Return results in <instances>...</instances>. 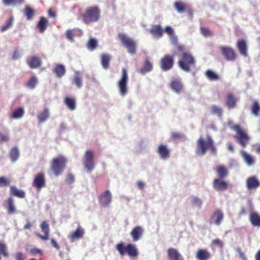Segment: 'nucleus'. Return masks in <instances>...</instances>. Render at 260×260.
I'll return each instance as SVG.
<instances>
[{"instance_id":"nucleus-59","label":"nucleus","mask_w":260,"mask_h":260,"mask_svg":"<svg viewBox=\"0 0 260 260\" xmlns=\"http://www.w3.org/2000/svg\"><path fill=\"white\" fill-rule=\"evenodd\" d=\"M66 181L69 184L72 183L74 181V177L71 174H68Z\"/></svg>"},{"instance_id":"nucleus-53","label":"nucleus","mask_w":260,"mask_h":260,"mask_svg":"<svg viewBox=\"0 0 260 260\" xmlns=\"http://www.w3.org/2000/svg\"><path fill=\"white\" fill-rule=\"evenodd\" d=\"M211 245L214 246L218 247L221 249H222L223 247V243L222 241L219 239H216L213 240L212 241Z\"/></svg>"},{"instance_id":"nucleus-8","label":"nucleus","mask_w":260,"mask_h":260,"mask_svg":"<svg viewBox=\"0 0 260 260\" xmlns=\"http://www.w3.org/2000/svg\"><path fill=\"white\" fill-rule=\"evenodd\" d=\"M118 38L122 44L127 48L128 53L132 55L136 54V43L132 39L123 34H119Z\"/></svg>"},{"instance_id":"nucleus-11","label":"nucleus","mask_w":260,"mask_h":260,"mask_svg":"<svg viewBox=\"0 0 260 260\" xmlns=\"http://www.w3.org/2000/svg\"><path fill=\"white\" fill-rule=\"evenodd\" d=\"M83 164L86 170L90 172L94 167L93 151L92 150H88L85 152L84 157Z\"/></svg>"},{"instance_id":"nucleus-2","label":"nucleus","mask_w":260,"mask_h":260,"mask_svg":"<svg viewBox=\"0 0 260 260\" xmlns=\"http://www.w3.org/2000/svg\"><path fill=\"white\" fill-rule=\"evenodd\" d=\"M208 149L210 150L213 154L216 153V147L211 137L207 136L206 141L200 137L197 142L196 153L199 155H203L205 154Z\"/></svg>"},{"instance_id":"nucleus-9","label":"nucleus","mask_w":260,"mask_h":260,"mask_svg":"<svg viewBox=\"0 0 260 260\" xmlns=\"http://www.w3.org/2000/svg\"><path fill=\"white\" fill-rule=\"evenodd\" d=\"M219 49L221 54L225 60L234 62L237 59L238 55L235 50L232 47L221 46L219 47Z\"/></svg>"},{"instance_id":"nucleus-1","label":"nucleus","mask_w":260,"mask_h":260,"mask_svg":"<svg viewBox=\"0 0 260 260\" xmlns=\"http://www.w3.org/2000/svg\"><path fill=\"white\" fill-rule=\"evenodd\" d=\"M177 50L181 53V58L178 62L179 67L186 72H189L196 64L194 57L190 51L186 50L184 45H177Z\"/></svg>"},{"instance_id":"nucleus-47","label":"nucleus","mask_w":260,"mask_h":260,"mask_svg":"<svg viewBox=\"0 0 260 260\" xmlns=\"http://www.w3.org/2000/svg\"><path fill=\"white\" fill-rule=\"evenodd\" d=\"M211 113L213 115H216L219 117L222 115V109L216 105H212L211 107Z\"/></svg>"},{"instance_id":"nucleus-38","label":"nucleus","mask_w":260,"mask_h":260,"mask_svg":"<svg viewBox=\"0 0 260 260\" xmlns=\"http://www.w3.org/2000/svg\"><path fill=\"white\" fill-rule=\"evenodd\" d=\"M242 156L247 165L249 166L253 165L254 163L253 157L245 151L241 152Z\"/></svg>"},{"instance_id":"nucleus-39","label":"nucleus","mask_w":260,"mask_h":260,"mask_svg":"<svg viewBox=\"0 0 260 260\" xmlns=\"http://www.w3.org/2000/svg\"><path fill=\"white\" fill-rule=\"evenodd\" d=\"M9 155L11 161L15 162L19 156V152L18 148L16 147L12 148L10 152Z\"/></svg>"},{"instance_id":"nucleus-12","label":"nucleus","mask_w":260,"mask_h":260,"mask_svg":"<svg viewBox=\"0 0 260 260\" xmlns=\"http://www.w3.org/2000/svg\"><path fill=\"white\" fill-rule=\"evenodd\" d=\"M224 214L221 210L219 209H216L211 217L210 223H213L217 225H219L221 223Z\"/></svg>"},{"instance_id":"nucleus-14","label":"nucleus","mask_w":260,"mask_h":260,"mask_svg":"<svg viewBox=\"0 0 260 260\" xmlns=\"http://www.w3.org/2000/svg\"><path fill=\"white\" fill-rule=\"evenodd\" d=\"M112 195L109 190H106L99 197L100 203L104 207H108L112 201Z\"/></svg>"},{"instance_id":"nucleus-51","label":"nucleus","mask_w":260,"mask_h":260,"mask_svg":"<svg viewBox=\"0 0 260 260\" xmlns=\"http://www.w3.org/2000/svg\"><path fill=\"white\" fill-rule=\"evenodd\" d=\"M201 34L205 37L213 36V32L208 28L201 27L200 28Z\"/></svg>"},{"instance_id":"nucleus-15","label":"nucleus","mask_w":260,"mask_h":260,"mask_svg":"<svg viewBox=\"0 0 260 260\" xmlns=\"http://www.w3.org/2000/svg\"><path fill=\"white\" fill-rule=\"evenodd\" d=\"M236 47L240 55L245 57L248 56V46L245 40H239L237 42Z\"/></svg>"},{"instance_id":"nucleus-22","label":"nucleus","mask_w":260,"mask_h":260,"mask_svg":"<svg viewBox=\"0 0 260 260\" xmlns=\"http://www.w3.org/2000/svg\"><path fill=\"white\" fill-rule=\"evenodd\" d=\"M27 62L30 69L40 68L42 64L41 59L37 56H32L29 59H27Z\"/></svg>"},{"instance_id":"nucleus-29","label":"nucleus","mask_w":260,"mask_h":260,"mask_svg":"<svg viewBox=\"0 0 260 260\" xmlns=\"http://www.w3.org/2000/svg\"><path fill=\"white\" fill-rule=\"evenodd\" d=\"M84 234V231L83 229L80 226H79L74 232L71 233L69 238L72 241L80 239L83 238Z\"/></svg>"},{"instance_id":"nucleus-46","label":"nucleus","mask_w":260,"mask_h":260,"mask_svg":"<svg viewBox=\"0 0 260 260\" xmlns=\"http://www.w3.org/2000/svg\"><path fill=\"white\" fill-rule=\"evenodd\" d=\"M206 76L210 80H217L219 79V76L213 71L208 70L206 72Z\"/></svg>"},{"instance_id":"nucleus-34","label":"nucleus","mask_w":260,"mask_h":260,"mask_svg":"<svg viewBox=\"0 0 260 260\" xmlns=\"http://www.w3.org/2000/svg\"><path fill=\"white\" fill-rule=\"evenodd\" d=\"M111 58V56L108 54H102L101 55V64L105 70L109 69Z\"/></svg>"},{"instance_id":"nucleus-54","label":"nucleus","mask_w":260,"mask_h":260,"mask_svg":"<svg viewBox=\"0 0 260 260\" xmlns=\"http://www.w3.org/2000/svg\"><path fill=\"white\" fill-rule=\"evenodd\" d=\"M10 184V180L9 179L5 177H0V187L9 186Z\"/></svg>"},{"instance_id":"nucleus-3","label":"nucleus","mask_w":260,"mask_h":260,"mask_svg":"<svg viewBox=\"0 0 260 260\" xmlns=\"http://www.w3.org/2000/svg\"><path fill=\"white\" fill-rule=\"evenodd\" d=\"M101 18V10L98 6L87 7L82 14L84 23L89 24L98 21Z\"/></svg>"},{"instance_id":"nucleus-36","label":"nucleus","mask_w":260,"mask_h":260,"mask_svg":"<svg viewBox=\"0 0 260 260\" xmlns=\"http://www.w3.org/2000/svg\"><path fill=\"white\" fill-rule=\"evenodd\" d=\"M249 220L254 226H260V215L256 212L251 213L250 215Z\"/></svg>"},{"instance_id":"nucleus-40","label":"nucleus","mask_w":260,"mask_h":260,"mask_svg":"<svg viewBox=\"0 0 260 260\" xmlns=\"http://www.w3.org/2000/svg\"><path fill=\"white\" fill-rule=\"evenodd\" d=\"M49 112L48 109H45L44 111L40 113L38 116V118L40 123L44 122L49 117Z\"/></svg>"},{"instance_id":"nucleus-5","label":"nucleus","mask_w":260,"mask_h":260,"mask_svg":"<svg viewBox=\"0 0 260 260\" xmlns=\"http://www.w3.org/2000/svg\"><path fill=\"white\" fill-rule=\"evenodd\" d=\"M128 76L126 69L123 68L121 76L117 82V86L120 94L124 96L128 92Z\"/></svg>"},{"instance_id":"nucleus-10","label":"nucleus","mask_w":260,"mask_h":260,"mask_svg":"<svg viewBox=\"0 0 260 260\" xmlns=\"http://www.w3.org/2000/svg\"><path fill=\"white\" fill-rule=\"evenodd\" d=\"M174 64V56L172 55L166 54L160 60V66L163 71H167L172 69Z\"/></svg>"},{"instance_id":"nucleus-61","label":"nucleus","mask_w":260,"mask_h":260,"mask_svg":"<svg viewBox=\"0 0 260 260\" xmlns=\"http://www.w3.org/2000/svg\"><path fill=\"white\" fill-rule=\"evenodd\" d=\"M170 37L171 39V41L172 44L176 45V47L177 46V45H179V44H178V39L177 37L175 36L174 34Z\"/></svg>"},{"instance_id":"nucleus-24","label":"nucleus","mask_w":260,"mask_h":260,"mask_svg":"<svg viewBox=\"0 0 260 260\" xmlns=\"http://www.w3.org/2000/svg\"><path fill=\"white\" fill-rule=\"evenodd\" d=\"M157 153L159 154L160 157L165 159L170 156V151L165 145L160 144L158 147L157 150Z\"/></svg>"},{"instance_id":"nucleus-63","label":"nucleus","mask_w":260,"mask_h":260,"mask_svg":"<svg viewBox=\"0 0 260 260\" xmlns=\"http://www.w3.org/2000/svg\"><path fill=\"white\" fill-rule=\"evenodd\" d=\"M50 242L52 246L53 247L56 248L57 250H59L60 249V246L54 239H51Z\"/></svg>"},{"instance_id":"nucleus-64","label":"nucleus","mask_w":260,"mask_h":260,"mask_svg":"<svg viewBox=\"0 0 260 260\" xmlns=\"http://www.w3.org/2000/svg\"><path fill=\"white\" fill-rule=\"evenodd\" d=\"M30 252L31 254H32L33 255H36L37 254H42V251L37 248H34L31 249Z\"/></svg>"},{"instance_id":"nucleus-60","label":"nucleus","mask_w":260,"mask_h":260,"mask_svg":"<svg viewBox=\"0 0 260 260\" xmlns=\"http://www.w3.org/2000/svg\"><path fill=\"white\" fill-rule=\"evenodd\" d=\"M166 33H167L170 36L174 35V30L171 26H167L165 30H164Z\"/></svg>"},{"instance_id":"nucleus-37","label":"nucleus","mask_w":260,"mask_h":260,"mask_svg":"<svg viewBox=\"0 0 260 260\" xmlns=\"http://www.w3.org/2000/svg\"><path fill=\"white\" fill-rule=\"evenodd\" d=\"M64 102L66 105L70 110L73 111L75 110L76 104L74 99L67 96L65 98Z\"/></svg>"},{"instance_id":"nucleus-27","label":"nucleus","mask_w":260,"mask_h":260,"mask_svg":"<svg viewBox=\"0 0 260 260\" xmlns=\"http://www.w3.org/2000/svg\"><path fill=\"white\" fill-rule=\"evenodd\" d=\"M10 194L11 196L23 199L25 197V192L23 190L19 189L16 186L12 185L10 187Z\"/></svg>"},{"instance_id":"nucleus-13","label":"nucleus","mask_w":260,"mask_h":260,"mask_svg":"<svg viewBox=\"0 0 260 260\" xmlns=\"http://www.w3.org/2000/svg\"><path fill=\"white\" fill-rule=\"evenodd\" d=\"M32 185L38 190L45 186V175L43 173H40L36 176L32 182Z\"/></svg>"},{"instance_id":"nucleus-26","label":"nucleus","mask_w":260,"mask_h":260,"mask_svg":"<svg viewBox=\"0 0 260 260\" xmlns=\"http://www.w3.org/2000/svg\"><path fill=\"white\" fill-rule=\"evenodd\" d=\"M170 87L175 92L180 93L183 90V85L180 80L175 79L171 82Z\"/></svg>"},{"instance_id":"nucleus-50","label":"nucleus","mask_w":260,"mask_h":260,"mask_svg":"<svg viewBox=\"0 0 260 260\" xmlns=\"http://www.w3.org/2000/svg\"><path fill=\"white\" fill-rule=\"evenodd\" d=\"M5 6L15 5L22 4L24 0H2Z\"/></svg>"},{"instance_id":"nucleus-4","label":"nucleus","mask_w":260,"mask_h":260,"mask_svg":"<svg viewBox=\"0 0 260 260\" xmlns=\"http://www.w3.org/2000/svg\"><path fill=\"white\" fill-rule=\"evenodd\" d=\"M67 162V158L61 155L53 159L51 169L56 176H58L62 173L66 168Z\"/></svg>"},{"instance_id":"nucleus-52","label":"nucleus","mask_w":260,"mask_h":260,"mask_svg":"<svg viewBox=\"0 0 260 260\" xmlns=\"http://www.w3.org/2000/svg\"><path fill=\"white\" fill-rule=\"evenodd\" d=\"M191 202L193 207H201L202 201L199 198L193 197L191 199Z\"/></svg>"},{"instance_id":"nucleus-25","label":"nucleus","mask_w":260,"mask_h":260,"mask_svg":"<svg viewBox=\"0 0 260 260\" xmlns=\"http://www.w3.org/2000/svg\"><path fill=\"white\" fill-rule=\"evenodd\" d=\"M153 69V64L149 60L148 58H147L144 61L142 67L139 70V72L142 75H145L147 73L151 71Z\"/></svg>"},{"instance_id":"nucleus-7","label":"nucleus","mask_w":260,"mask_h":260,"mask_svg":"<svg viewBox=\"0 0 260 260\" xmlns=\"http://www.w3.org/2000/svg\"><path fill=\"white\" fill-rule=\"evenodd\" d=\"M116 250L121 255L127 254L130 257H136L138 255V252L136 246L132 244H128L125 246L123 243H120L116 246Z\"/></svg>"},{"instance_id":"nucleus-28","label":"nucleus","mask_w":260,"mask_h":260,"mask_svg":"<svg viewBox=\"0 0 260 260\" xmlns=\"http://www.w3.org/2000/svg\"><path fill=\"white\" fill-rule=\"evenodd\" d=\"M215 170L218 177V178L224 179L228 176V169L226 167L223 165L217 166Z\"/></svg>"},{"instance_id":"nucleus-31","label":"nucleus","mask_w":260,"mask_h":260,"mask_svg":"<svg viewBox=\"0 0 260 260\" xmlns=\"http://www.w3.org/2000/svg\"><path fill=\"white\" fill-rule=\"evenodd\" d=\"M143 232V229L140 226H137L134 228L131 233V235L134 241H138Z\"/></svg>"},{"instance_id":"nucleus-44","label":"nucleus","mask_w":260,"mask_h":260,"mask_svg":"<svg viewBox=\"0 0 260 260\" xmlns=\"http://www.w3.org/2000/svg\"><path fill=\"white\" fill-rule=\"evenodd\" d=\"M24 112L22 108H19L15 110L11 116V118L18 119L21 118L24 115Z\"/></svg>"},{"instance_id":"nucleus-45","label":"nucleus","mask_w":260,"mask_h":260,"mask_svg":"<svg viewBox=\"0 0 260 260\" xmlns=\"http://www.w3.org/2000/svg\"><path fill=\"white\" fill-rule=\"evenodd\" d=\"M14 22V18L13 16H11L6 21V23L2 26L1 30L3 32L7 30L11 26H12Z\"/></svg>"},{"instance_id":"nucleus-35","label":"nucleus","mask_w":260,"mask_h":260,"mask_svg":"<svg viewBox=\"0 0 260 260\" xmlns=\"http://www.w3.org/2000/svg\"><path fill=\"white\" fill-rule=\"evenodd\" d=\"M48 25V20L44 17H41L37 23V26L39 29V32L43 33L46 29Z\"/></svg>"},{"instance_id":"nucleus-17","label":"nucleus","mask_w":260,"mask_h":260,"mask_svg":"<svg viewBox=\"0 0 260 260\" xmlns=\"http://www.w3.org/2000/svg\"><path fill=\"white\" fill-rule=\"evenodd\" d=\"M41 229L42 232L44 233V235L40 234L37 235L38 237L43 241H46L49 239V225L47 221H44L40 225Z\"/></svg>"},{"instance_id":"nucleus-16","label":"nucleus","mask_w":260,"mask_h":260,"mask_svg":"<svg viewBox=\"0 0 260 260\" xmlns=\"http://www.w3.org/2000/svg\"><path fill=\"white\" fill-rule=\"evenodd\" d=\"M223 179L215 178L213 181V188L217 191H223L228 189V183Z\"/></svg>"},{"instance_id":"nucleus-18","label":"nucleus","mask_w":260,"mask_h":260,"mask_svg":"<svg viewBox=\"0 0 260 260\" xmlns=\"http://www.w3.org/2000/svg\"><path fill=\"white\" fill-rule=\"evenodd\" d=\"M237 99L232 92H229L226 95L225 105L229 109H231L236 107Z\"/></svg>"},{"instance_id":"nucleus-42","label":"nucleus","mask_w":260,"mask_h":260,"mask_svg":"<svg viewBox=\"0 0 260 260\" xmlns=\"http://www.w3.org/2000/svg\"><path fill=\"white\" fill-rule=\"evenodd\" d=\"M251 113L255 116L258 115L260 111V105L257 101H254L251 107Z\"/></svg>"},{"instance_id":"nucleus-41","label":"nucleus","mask_w":260,"mask_h":260,"mask_svg":"<svg viewBox=\"0 0 260 260\" xmlns=\"http://www.w3.org/2000/svg\"><path fill=\"white\" fill-rule=\"evenodd\" d=\"M38 82L37 78L36 76H32L30 77V78L28 80V81L25 83V86L27 88L33 89L35 88L37 83Z\"/></svg>"},{"instance_id":"nucleus-57","label":"nucleus","mask_w":260,"mask_h":260,"mask_svg":"<svg viewBox=\"0 0 260 260\" xmlns=\"http://www.w3.org/2000/svg\"><path fill=\"white\" fill-rule=\"evenodd\" d=\"M236 251H237V252L239 253V255L240 256V257L242 259V260H247V258H246V256H245V254L244 252H242L241 248L240 247H237L236 248Z\"/></svg>"},{"instance_id":"nucleus-58","label":"nucleus","mask_w":260,"mask_h":260,"mask_svg":"<svg viewBox=\"0 0 260 260\" xmlns=\"http://www.w3.org/2000/svg\"><path fill=\"white\" fill-rule=\"evenodd\" d=\"M172 137L174 139H180L183 137V135L178 132H173L172 133Z\"/></svg>"},{"instance_id":"nucleus-33","label":"nucleus","mask_w":260,"mask_h":260,"mask_svg":"<svg viewBox=\"0 0 260 260\" xmlns=\"http://www.w3.org/2000/svg\"><path fill=\"white\" fill-rule=\"evenodd\" d=\"M53 72L58 78H61L65 75L66 68L61 64H57L53 69Z\"/></svg>"},{"instance_id":"nucleus-21","label":"nucleus","mask_w":260,"mask_h":260,"mask_svg":"<svg viewBox=\"0 0 260 260\" xmlns=\"http://www.w3.org/2000/svg\"><path fill=\"white\" fill-rule=\"evenodd\" d=\"M246 183L247 188L249 190L257 188L260 186V182L255 176L249 177Z\"/></svg>"},{"instance_id":"nucleus-62","label":"nucleus","mask_w":260,"mask_h":260,"mask_svg":"<svg viewBox=\"0 0 260 260\" xmlns=\"http://www.w3.org/2000/svg\"><path fill=\"white\" fill-rule=\"evenodd\" d=\"M9 140L8 136L5 134L0 133V142L3 143L4 142H7Z\"/></svg>"},{"instance_id":"nucleus-56","label":"nucleus","mask_w":260,"mask_h":260,"mask_svg":"<svg viewBox=\"0 0 260 260\" xmlns=\"http://www.w3.org/2000/svg\"><path fill=\"white\" fill-rule=\"evenodd\" d=\"M15 260H25V255L20 252H17L15 255Z\"/></svg>"},{"instance_id":"nucleus-55","label":"nucleus","mask_w":260,"mask_h":260,"mask_svg":"<svg viewBox=\"0 0 260 260\" xmlns=\"http://www.w3.org/2000/svg\"><path fill=\"white\" fill-rule=\"evenodd\" d=\"M66 35L67 38L70 40V41H73V38H74V30L73 29H68L66 31Z\"/></svg>"},{"instance_id":"nucleus-20","label":"nucleus","mask_w":260,"mask_h":260,"mask_svg":"<svg viewBox=\"0 0 260 260\" xmlns=\"http://www.w3.org/2000/svg\"><path fill=\"white\" fill-rule=\"evenodd\" d=\"M167 252L170 260H184L181 254L175 248H169Z\"/></svg>"},{"instance_id":"nucleus-32","label":"nucleus","mask_w":260,"mask_h":260,"mask_svg":"<svg viewBox=\"0 0 260 260\" xmlns=\"http://www.w3.org/2000/svg\"><path fill=\"white\" fill-rule=\"evenodd\" d=\"M174 6L179 13H182L186 12L189 5L182 1H177L174 3Z\"/></svg>"},{"instance_id":"nucleus-23","label":"nucleus","mask_w":260,"mask_h":260,"mask_svg":"<svg viewBox=\"0 0 260 260\" xmlns=\"http://www.w3.org/2000/svg\"><path fill=\"white\" fill-rule=\"evenodd\" d=\"M211 256V253L206 249H199L196 255V257L198 260H208Z\"/></svg>"},{"instance_id":"nucleus-19","label":"nucleus","mask_w":260,"mask_h":260,"mask_svg":"<svg viewBox=\"0 0 260 260\" xmlns=\"http://www.w3.org/2000/svg\"><path fill=\"white\" fill-rule=\"evenodd\" d=\"M5 207L7 210V213L9 214H14L17 211L15 207L14 199L12 197H9L5 202Z\"/></svg>"},{"instance_id":"nucleus-30","label":"nucleus","mask_w":260,"mask_h":260,"mask_svg":"<svg viewBox=\"0 0 260 260\" xmlns=\"http://www.w3.org/2000/svg\"><path fill=\"white\" fill-rule=\"evenodd\" d=\"M150 32L154 37L160 38L162 36L164 30L162 29L160 25H153L150 30Z\"/></svg>"},{"instance_id":"nucleus-43","label":"nucleus","mask_w":260,"mask_h":260,"mask_svg":"<svg viewBox=\"0 0 260 260\" xmlns=\"http://www.w3.org/2000/svg\"><path fill=\"white\" fill-rule=\"evenodd\" d=\"M98 46V41L95 39L90 38L87 43L86 46L91 51L95 50Z\"/></svg>"},{"instance_id":"nucleus-6","label":"nucleus","mask_w":260,"mask_h":260,"mask_svg":"<svg viewBox=\"0 0 260 260\" xmlns=\"http://www.w3.org/2000/svg\"><path fill=\"white\" fill-rule=\"evenodd\" d=\"M231 127L237 133L234 138L243 147H245L250 140L248 134L241 128L239 124H234Z\"/></svg>"},{"instance_id":"nucleus-48","label":"nucleus","mask_w":260,"mask_h":260,"mask_svg":"<svg viewBox=\"0 0 260 260\" xmlns=\"http://www.w3.org/2000/svg\"><path fill=\"white\" fill-rule=\"evenodd\" d=\"M74 83L78 87L81 88L82 86V79L80 75L76 73L73 79Z\"/></svg>"},{"instance_id":"nucleus-49","label":"nucleus","mask_w":260,"mask_h":260,"mask_svg":"<svg viewBox=\"0 0 260 260\" xmlns=\"http://www.w3.org/2000/svg\"><path fill=\"white\" fill-rule=\"evenodd\" d=\"M24 13L27 17V19L30 20L34 15V11L29 6H26L24 9Z\"/></svg>"}]
</instances>
